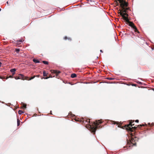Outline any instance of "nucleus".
I'll return each mask as SVG.
<instances>
[{"instance_id":"nucleus-1","label":"nucleus","mask_w":154,"mask_h":154,"mask_svg":"<svg viewBox=\"0 0 154 154\" xmlns=\"http://www.w3.org/2000/svg\"><path fill=\"white\" fill-rule=\"evenodd\" d=\"M80 121V122H82V123H85L86 122H87L88 123L86 124V125H88V127L91 128L92 131L94 133L95 132L97 129L102 128V127L100 125H99L100 124H101L102 122V119L96 120L95 122H94L92 123L91 125L90 120H87L86 121L81 120Z\"/></svg>"},{"instance_id":"nucleus-2","label":"nucleus","mask_w":154,"mask_h":154,"mask_svg":"<svg viewBox=\"0 0 154 154\" xmlns=\"http://www.w3.org/2000/svg\"><path fill=\"white\" fill-rule=\"evenodd\" d=\"M129 124L125 125L123 127H122L121 125H119L118 127L119 128H122L123 129H125L127 130L128 133H130L131 135L132 136L134 135L133 134H134V131L137 129V127H133L132 126L134 125L133 122H134V120H130L129 121Z\"/></svg>"},{"instance_id":"nucleus-3","label":"nucleus","mask_w":154,"mask_h":154,"mask_svg":"<svg viewBox=\"0 0 154 154\" xmlns=\"http://www.w3.org/2000/svg\"><path fill=\"white\" fill-rule=\"evenodd\" d=\"M35 76H34L30 78L27 76H24L22 74H19L18 76L14 77V78L16 79H22V80H30L33 79L35 78Z\"/></svg>"},{"instance_id":"nucleus-4","label":"nucleus","mask_w":154,"mask_h":154,"mask_svg":"<svg viewBox=\"0 0 154 154\" xmlns=\"http://www.w3.org/2000/svg\"><path fill=\"white\" fill-rule=\"evenodd\" d=\"M130 134V136L129 137H130L129 139L130 140V142H128V144H132L131 146H135L136 145V140L135 139L136 138L135 136V132H134V134H133L134 135L132 136L131 135L130 133H129Z\"/></svg>"},{"instance_id":"nucleus-5","label":"nucleus","mask_w":154,"mask_h":154,"mask_svg":"<svg viewBox=\"0 0 154 154\" xmlns=\"http://www.w3.org/2000/svg\"><path fill=\"white\" fill-rule=\"evenodd\" d=\"M118 1L120 3V6L122 8H126L128 6V3L126 1L124 0H116Z\"/></svg>"},{"instance_id":"nucleus-6","label":"nucleus","mask_w":154,"mask_h":154,"mask_svg":"<svg viewBox=\"0 0 154 154\" xmlns=\"http://www.w3.org/2000/svg\"><path fill=\"white\" fill-rule=\"evenodd\" d=\"M51 73L55 74L57 76L58 75V74L60 73V71L56 70H51Z\"/></svg>"},{"instance_id":"nucleus-7","label":"nucleus","mask_w":154,"mask_h":154,"mask_svg":"<svg viewBox=\"0 0 154 154\" xmlns=\"http://www.w3.org/2000/svg\"><path fill=\"white\" fill-rule=\"evenodd\" d=\"M123 18L125 21L128 24L129 23V22H130L129 21L128 18L126 16H124Z\"/></svg>"},{"instance_id":"nucleus-8","label":"nucleus","mask_w":154,"mask_h":154,"mask_svg":"<svg viewBox=\"0 0 154 154\" xmlns=\"http://www.w3.org/2000/svg\"><path fill=\"white\" fill-rule=\"evenodd\" d=\"M128 24L130 26H131V27H133V26H134V24L131 21L130 22H129V23H128Z\"/></svg>"},{"instance_id":"nucleus-9","label":"nucleus","mask_w":154,"mask_h":154,"mask_svg":"<svg viewBox=\"0 0 154 154\" xmlns=\"http://www.w3.org/2000/svg\"><path fill=\"white\" fill-rule=\"evenodd\" d=\"M128 24L130 26H131V27H133V26H134V24L131 21L130 22H129V23H128Z\"/></svg>"},{"instance_id":"nucleus-10","label":"nucleus","mask_w":154,"mask_h":154,"mask_svg":"<svg viewBox=\"0 0 154 154\" xmlns=\"http://www.w3.org/2000/svg\"><path fill=\"white\" fill-rule=\"evenodd\" d=\"M119 11H120V12H119V14H120V15H121L122 17V18H123L124 17V14H123L124 13H123V12L121 11V10H120Z\"/></svg>"},{"instance_id":"nucleus-11","label":"nucleus","mask_w":154,"mask_h":154,"mask_svg":"<svg viewBox=\"0 0 154 154\" xmlns=\"http://www.w3.org/2000/svg\"><path fill=\"white\" fill-rule=\"evenodd\" d=\"M76 76V74L75 73H73L71 75V77L72 78H74Z\"/></svg>"},{"instance_id":"nucleus-12","label":"nucleus","mask_w":154,"mask_h":154,"mask_svg":"<svg viewBox=\"0 0 154 154\" xmlns=\"http://www.w3.org/2000/svg\"><path fill=\"white\" fill-rule=\"evenodd\" d=\"M120 10L123 12V13H124V12L125 13L127 12V11L125 9V8H122V9Z\"/></svg>"},{"instance_id":"nucleus-13","label":"nucleus","mask_w":154,"mask_h":154,"mask_svg":"<svg viewBox=\"0 0 154 154\" xmlns=\"http://www.w3.org/2000/svg\"><path fill=\"white\" fill-rule=\"evenodd\" d=\"M33 61L35 63H39L40 62V61L39 60L35 59H33Z\"/></svg>"},{"instance_id":"nucleus-14","label":"nucleus","mask_w":154,"mask_h":154,"mask_svg":"<svg viewBox=\"0 0 154 154\" xmlns=\"http://www.w3.org/2000/svg\"><path fill=\"white\" fill-rule=\"evenodd\" d=\"M64 39L66 40V39H68L69 41H71V39L69 38H68L66 36H65L64 38Z\"/></svg>"},{"instance_id":"nucleus-15","label":"nucleus","mask_w":154,"mask_h":154,"mask_svg":"<svg viewBox=\"0 0 154 154\" xmlns=\"http://www.w3.org/2000/svg\"><path fill=\"white\" fill-rule=\"evenodd\" d=\"M24 41V40L23 39H20V40H17V43H19L20 42H22Z\"/></svg>"},{"instance_id":"nucleus-16","label":"nucleus","mask_w":154,"mask_h":154,"mask_svg":"<svg viewBox=\"0 0 154 154\" xmlns=\"http://www.w3.org/2000/svg\"><path fill=\"white\" fill-rule=\"evenodd\" d=\"M16 71V69L15 68L11 69H10V71L11 72H15Z\"/></svg>"},{"instance_id":"nucleus-17","label":"nucleus","mask_w":154,"mask_h":154,"mask_svg":"<svg viewBox=\"0 0 154 154\" xmlns=\"http://www.w3.org/2000/svg\"><path fill=\"white\" fill-rule=\"evenodd\" d=\"M42 63L45 64L47 65L48 63V61H43Z\"/></svg>"},{"instance_id":"nucleus-18","label":"nucleus","mask_w":154,"mask_h":154,"mask_svg":"<svg viewBox=\"0 0 154 154\" xmlns=\"http://www.w3.org/2000/svg\"><path fill=\"white\" fill-rule=\"evenodd\" d=\"M20 120L19 119H17V125L19 126L20 125Z\"/></svg>"},{"instance_id":"nucleus-19","label":"nucleus","mask_w":154,"mask_h":154,"mask_svg":"<svg viewBox=\"0 0 154 154\" xmlns=\"http://www.w3.org/2000/svg\"><path fill=\"white\" fill-rule=\"evenodd\" d=\"M47 73H46L44 71L43 72V75L44 77L46 76L47 75Z\"/></svg>"},{"instance_id":"nucleus-20","label":"nucleus","mask_w":154,"mask_h":154,"mask_svg":"<svg viewBox=\"0 0 154 154\" xmlns=\"http://www.w3.org/2000/svg\"><path fill=\"white\" fill-rule=\"evenodd\" d=\"M20 51V49L19 48L16 49L15 50L16 52L17 53H18Z\"/></svg>"},{"instance_id":"nucleus-21","label":"nucleus","mask_w":154,"mask_h":154,"mask_svg":"<svg viewBox=\"0 0 154 154\" xmlns=\"http://www.w3.org/2000/svg\"><path fill=\"white\" fill-rule=\"evenodd\" d=\"M23 112L22 111V110H19V111H18V113L19 114H21L22 113H23Z\"/></svg>"},{"instance_id":"nucleus-22","label":"nucleus","mask_w":154,"mask_h":154,"mask_svg":"<svg viewBox=\"0 0 154 154\" xmlns=\"http://www.w3.org/2000/svg\"><path fill=\"white\" fill-rule=\"evenodd\" d=\"M13 75H10L8 77H7V78H6V79H7L8 78H13Z\"/></svg>"},{"instance_id":"nucleus-23","label":"nucleus","mask_w":154,"mask_h":154,"mask_svg":"<svg viewBox=\"0 0 154 154\" xmlns=\"http://www.w3.org/2000/svg\"><path fill=\"white\" fill-rule=\"evenodd\" d=\"M145 125H137V126L139 128H140L142 126H144Z\"/></svg>"},{"instance_id":"nucleus-24","label":"nucleus","mask_w":154,"mask_h":154,"mask_svg":"<svg viewBox=\"0 0 154 154\" xmlns=\"http://www.w3.org/2000/svg\"><path fill=\"white\" fill-rule=\"evenodd\" d=\"M134 30V31L135 32H137L138 33H139V32L138 31V30H137V28H136V29H135Z\"/></svg>"},{"instance_id":"nucleus-25","label":"nucleus","mask_w":154,"mask_h":154,"mask_svg":"<svg viewBox=\"0 0 154 154\" xmlns=\"http://www.w3.org/2000/svg\"><path fill=\"white\" fill-rule=\"evenodd\" d=\"M50 77H51V78H52V76L51 75H50V76L49 77H45V78H44L45 79H48V78H50Z\"/></svg>"},{"instance_id":"nucleus-26","label":"nucleus","mask_w":154,"mask_h":154,"mask_svg":"<svg viewBox=\"0 0 154 154\" xmlns=\"http://www.w3.org/2000/svg\"><path fill=\"white\" fill-rule=\"evenodd\" d=\"M106 79H108V80H112L113 79V78H106Z\"/></svg>"},{"instance_id":"nucleus-27","label":"nucleus","mask_w":154,"mask_h":154,"mask_svg":"<svg viewBox=\"0 0 154 154\" xmlns=\"http://www.w3.org/2000/svg\"><path fill=\"white\" fill-rule=\"evenodd\" d=\"M123 14L124 16H128V14L126 13H124Z\"/></svg>"},{"instance_id":"nucleus-28","label":"nucleus","mask_w":154,"mask_h":154,"mask_svg":"<svg viewBox=\"0 0 154 154\" xmlns=\"http://www.w3.org/2000/svg\"><path fill=\"white\" fill-rule=\"evenodd\" d=\"M26 105L25 104H24L23 105V107L24 108H26Z\"/></svg>"},{"instance_id":"nucleus-29","label":"nucleus","mask_w":154,"mask_h":154,"mask_svg":"<svg viewBox=\"0 0 154 154\" xmlns=\"http://www.w3.org/2000/svg\"><path fill=\"white\" fill-rule=\"evenodd\" d=\"M132 27V28H133V29H136V28H136V26H135V25H134V26H133V27Z\"/></svg>"},{"instance_id":"nucleus-30","label":"nucleus","mask_w":154,"mask_h":154,"mask_svg":"<svg viewBox=\"0 0 154 154\" xmlns=\"http://www.w3.org/2000/svg\"><path fill=\"white\" fill-rule=\"evenodd\" d=\"M125 9L127 11L128 10H129L130 8H125Z\"/></svg>"},{"instance_id":"nucleus-31","label":"nucleus","mask_w":154,"mask_h":154,"mask_svg":"<svg viewBox=\"0 0 154 154\" xmlns=\"http://www.w3.org/2000/svg\"><path fill=\"white\" fill-rule=\"evenodd\" d=\"M0 79H5V77H2L1 76H0Z\"/></svg>"},{"instance_id":"nucleus-32","label":"nucleus","mask_w":154,"mask_h":154,"mask_svg":"<svg viewBox=\"0 0 154 154\" xmlns=\"http://www.w3.org/2000/svg\"><path fill=\"white\" fill-rule=\"evenodd\" d=\"M139 120H135V122H136L138 123L139 122Z\"/></svg>"},{"instance_id":"nucleus-33","label":"nucleus","mask_w":154,"mask_h":154,"mask_svg":"<svg viewBox=\"0 0 154 154\" xmlns=\"http://www.w3.org/2000/svg\"><path fill=\"white\" fill-rule=\"evenodd\" d=\"M35 77H39V75H36V76H35Z\"/></svg>"},{"instance_id":"nucleus-34","label":"nucleus","mask_w":154,"mask_h":154,"mask_svg":"<svg viewBox=\"0 0 154 154\" xmlns=\"http://www.w3.org/2000/svg\"><path fill=\"white\" fill-rule=\"evenodd\" d=\"M75 121H79V119H75Z\"/></svg>"},{"instance_id":"nucleus-35","label":"nucleus","mask_w":154,"mask_h":154,"mask_svg":"<svg viewBox=\"0 0 154 154\" xmlns=\"http://www.w3.org/2000/svg\"><path fill=\"white\" fill-rule=\"evenodd\" d=\"M12 75L13 76V75L15 74V72H12Z\"/></svg>"},{"instance_id":"nucleus-36","label":"nucleus","mask_w":154,"mask_h":154,"mask_svg":"<svg viewBox=\"0 0 154 154\" xmlns=\"http://www.w3.org/2000/svg\"><path fill=\"white\" fill-rule=\"evenodd\" d=\"M151 125L152 126L154 125V123H153L151 124Z\"/></svg>"},{"instance_id":"nucleus-37","label":"nucleus","mask_w":154,"mask_h":154,"mask_svg":"<svg viewBox=\"0 0 154 154\" xmlns=\"http://www.w3.org/2000/svg\"><path fill=\"white\" fill-rule=\"evenodd\" d=\"M2 64V63L1 62H0V67L1 66V65Z\"/></svg>"},{"instance_id":"nucleus-38","label":"nucleus","mask_w":154,"mask_h":154,"mask_svg":"<svg viewBox=\"0 0 154 154\" xmlns=\"http://www.w3.org/2000/svg\"><path fill=\"white\" fill-rule=\"evenodd\" d=\"M100 51L101 52H103V51H102V50H100Z\"/></svg>"},{"instance_id":"nucleus-39","label":"nucleus","mask_w":154,"mask_h":154,"mask_svg":"<svg viewBox=\"0 0 154 154\" xmlns=\"http://www.w3.org/2000/svg\"><path fill=\"white\" fill-rule=\"evenodd\" d=\"M114 122V124H115L116 123L115 122Z\"/></svg>"},{"instance_id":"nucleus-40","label":"nucleus","mask_w":154,"mask_h":154,"mask_svg":"<svg viewBox=\"0 0 154 154\" xmlns=\"http://www.w3.org/2000/svg\"><path fill=\"white\" fill-rule=\"evenodd\" d=\"M7 3L8 4V1H7Z\"/></svg>"},{"instance_id":"nucleus-41","label":"nucleus","mask_w":154,"mask_h":154,"mask_svg":"<svg viewBox=\"0 0 154 154\" xmlns=\"http://www.w3.org/2000/svg\"><path fill=\"white\" fill-rule=\"evenodd\" d=\"M117 5L119 4V3L118 2H117Z\"/></svg>"},{"instance_id":"nucleus-42","label":"nucleus","mask_w":154,"mask_h":154,"mask_svg":"<svg viewBox=\"0 0 154 154\" xmlns=\"http://www.w3.org/2000/svg\"><path fill=\"white\" fill-rule=\"evenodd\" d=\"M148 124H149V125H150V123H149Z\"/></svg>"},{"instance_id":"nucleus-43","label":"nucleus","mask_w":154,"mask_h":154,"mask_svg":"<svg viewBox=\"0 0 154 154\" xmlns=\"http://www.w3.org/2000/svg\"><path fill=\"white\" fill-rule=\"evenodd\" d=\"M117 125H118V123H117Z\"/></svg>"},{"instance_id":"nucleus-44","label":"nucleus","mask_w":154,"mask_h":154,"mask_svg":"<svg viewBox=\"0 0 154 154\" xmlns=\"http://www.w3.org/2000/svg\"><path fill=\"white\" fill-rule=\"evenodd\" d=\"M125 1L126 0H124Z\"/></svg>"}]
</instances>
